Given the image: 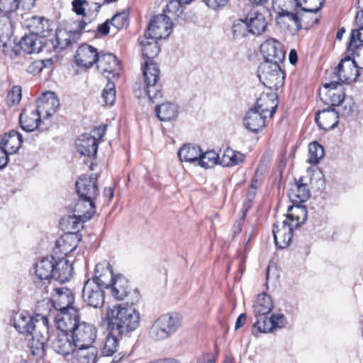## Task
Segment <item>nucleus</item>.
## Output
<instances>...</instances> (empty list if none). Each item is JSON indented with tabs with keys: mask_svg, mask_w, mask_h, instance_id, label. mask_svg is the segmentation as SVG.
<instances>
[{
	"mask_svg": "<svg viewBox=\"0 0 363 363\" xmlns=\"http://www.w3.org/2000/svg\"><path fill=\"white\" fill-rule=\"evenodd\" d=\"M108 328L121 335H128L140 325L139 312L132 306L118 304L108 308L106 313Z\"/></svg>",
	"mask_w": 363,
	"mask_h": 363,
	"instance_id": "1",
	"label": "nucleus"
},
{
	"mask_svg": "<svg viewBox=\"0 0 363 363\" xmlns=\"http://www.w3.org/2000/svg\"><path fill=\"white\" fill-rule=\"evenodd\" d=\"M14 326L19 333L30 335L37 349H43L49 339L48 319L45 315L30 316L22 313L15 318Z\"/></svg>",
	"mask_w": 363,
	"mask_h": 363,
	"instance_id": "2",
	"label": "nucleus"
},
{
	"mask_svg": "<svg viewBox=\"0 0 363 363\" xmlns=\"http://www.w3.org/2000/svg\"><path fill=\"white\" fill-rule=\"evenodd\" d=\"M286 218L273 225V235L276 245L283 249L289 246L293 237V230L304 223L307 218L306 208L301 206H290Z\"/></svg>",
	"mask_w": 363,
	"mask_h": 363,
	"instance_id": "3",
	"label": "nucleus"
},
{
	"mask_svg": "<svg viewBox=\"0 0 363 363\" xmlns=\"http://www.w3.org/2000/svg\"><path fill=\"white\" fill-rule=\"evenodd\" d=\"M143 73L145 86L141 87L140 84L136 85L134 89L135 94L138 98L147 96L154 103L156 99L162 97L160 69L152 60H145Z\"/></svg>",
	"mask_w": 363,
	"mask_h": 363,
	"instance_id": "4",
	"label": "nucleus"
},
{
	"mask_svg": "<svg viewBox=\"0 0 363 363\" xmlns=\"http://www.w3.org/2000/svg\"><path fill=\"white\" fill-rule=\"evenodd\" d=\"M181 323L182 318L178 314L162 315L152 325L150 335L152 339L157 340L166 339L178 330Z\"/></svg>",
	"mask_w": 363,
	"mask_h": 363,
	"instance_id": "5",
	"label": "nucleus"
},
{
	"mask_svg": "<svg viewBox=\"0 0 363 363\" xmlns=\"http://www.w3.org/2000/svg\"><path fill=\"white\" fill-rule=\"evenodd\" d=\"M260 82L269 89H278L284 84V74L280 63L264 62L258 68Z\"/></svg>",
	"mask_w": 363,
	"mask_h": 363,
	"instance_id": "6",
	"label": "nucleus"
},
{
	"mask_svg": "<svg viewBox=\"0 0 363 363\" xmlns=\"http://www.w3.org/2000/svg\"><path fill=\"white\" fill-rule=\"evenodd\" d=\"M108 289L113 298L117 301H123L127 298V303L130 305L139 301L140 294L138 289L131 290L128 279L121 274L114 277Z\"/></svg>",
	"mask_w": 363,
	"mask_h": 363,
	"instance_id": "7",
	"label": "nucleus"
},
{
	"mask_svg": "<svg viewBox=\"0 0 363 363\" xmlns=\"http://www.w3.org/2000/svg\"><path fill=\"white\" fill-rule=\"evenodd\" d=\"M105 287L89 279L84 284L82 290L83 301L94 308H101L105 302Z\"/></svg>",
	"mask_w": 363,
	"mask_h": 363,
	"instance_id": "8",
	"label": "nucleus"
},
{
	"mask_svg": "<svg viewBox=\"0 0 363 363\" xmlns=\"http://www.w3.org/2000/svg\"><path fill=\"white\" fill-rule=\"evenodd\" d=\"M77 347H89L96 337V328L88 323L80 321L71 333Z\"/></svg>",
	"mask_w": 363,
	"mask_h": 363,
	"instance_id": "9",
	"label": "nucleus"
},
{
	"mask_svg": "<svg viewBox=\"0 0 363 363\" xmlns=\"http://www.w3.org/2000/svg\"><path fill=\"white\" fill-rule=\"evenodd\" d=\"M172 23L169 17L160 14L153 18L147 27V35L150 38L162 39L169 37L172 31Z\"/></svg>",
	"mask_w": 363,
	"mask_h": 363,
	"instance_id": "10",
	"label": "nucleus"
},
{
	"mask_svg": "<svg viewBox=\"0 0 363 363\" xmlns=\"http://www.w3.org/2000/svg\"><path fill=\"white\" fill-rule=\"evenodd\" d=\"M75 186L78 196L88 201L95 200L99 194L96 174L82 175L76 181Z\"/></svg>",
	"mask_w": 363,
	"mask_h": 363,
	"instance_id": "11",
	"label": "nucleus"
},
{
	"mask_svg": "<svg viewBox=\"0 0 363 363\" xmlns=\"http://www.w3.org/2000/svg\"><path fill=\"white\" fill-rule=\"evenodd\" d=\"M55 324L60 332L72 333L80 322V314L76 308L58 312L55 318Z\"/></svg>",
	"mask_w": 363,
	"mask_h": 363,
	"instance_id": "12",
	"label": "nucleus"
},
{
	"mask_svg": "<svg viewBox=\"0 0 363 363\" xmlns=\"http://www.w3.org/2000/svg\"><path fill=\"white\" fill-rule=\"evenodd\" d=\"M267 10L258 5L252 6L247 15V22L250 33L255 35L262 34L267 26L265 14Z\"/></svg>",
	"mask_w": 363,
	"mask_h": 363,
	"instance_id": "13",
	"label": "nucleus"
},
{
	"mask_svg": "<svg viewBox=\"0 0 363 363\" xmlns=\"http://www.w3.org/2000/svg\"><path fill=\"white\" fill-rule=\"evenodd\" d=\"M260 52L266 60L264 62L281 63L285 58L282 44L274 38H269L262 43Z\"/></svg>",
	"mask_w": 363,
	"mask_h": 363,
	"instance_id": "14",
	"label": "nucleus"
},
{
	"mask_svg": "<svg viewBox=\"0 0 363 363\" xmlns=\"http://www.w3.org/2000/svg\"><path fill=\"white\" fill-rule=\"evenodd\" d=\"M97 68L106 78L119 77L121 66L116 55L111 53L101 55L98 58Z\"/></svg>",
	"mask_w": 363,
	"mask_h": 363,
	"instance_id": "15",
	"label": "nucleus"
},
{
	"mask_svg": "<svg viewBox=\"0 0 363 363\" xmlns=\"http://www.w3.org/2000/svg\"><path fill=\"white\" fill-rule=\"evenodd\" d=\"M51 301L54 308L59 312L74 308L72 306L74 302V294L70 289L65 287L55 288L52 293Z\"/></svg>",
	"mask_w": 363,
	"mask_h": 363,
	"instance_id": "16",
	"label": "nucleus"
},
{
	"mask_svg": "<svg viewBox=\"0 0 363 363\" xmlns=\"http://www.w3.org/2000/svg\"><path fill=\"white\" fill-rule=\"evenodd\" d=\"M52 349L58 354L63 356L73 354L77 348L71 333L58 332L52 341Z\"/></svg>",
	"mask_w": 363,
	"mask_h": 363,
	"instance_id": "17",
	"label": "nucleus"
},
{
	"mask_svg": "<svg viewBox=\"0 0 363 363\" xmlns=\"http://www.w3.org/2000/svg\"><path fill=\"white\" fill-rule=\"evenodd\" d=\"M278 106V96L276 93H262L257 99L253 108L272 118Z\"/></svg>",
	"mask_w": 363,
	"mask_h": 363,
	"instance_id": "18",
	"label": "nucleus"
},
{
	"mask_svg": "<svg viewBox=\"0 0 363 363\" xmlns=\"http://www.w3.org/2000/svg\"><path fill=\"white\" fill-rule=\"evenodd\" d=\"M26 27L35 36L45 38L52 30V26L49 20L44 17L32 16L25 21Z\"/></svg>",
	"mask_w": 363,
	"mask_h": 363,
	"instance_id": "19",
	"label": "nucleus"
},
{
	"mask_svg": "<svg viewBox=\"0 0 363 363\" xmlns=\"http://www.w3.org/2000/svg\"><path fill=\"white\" fill-rule=\"evenodd\" d=\"M342 83L350 84L355 82L359 76V69L350 56L342 59L337 66Z\"/></svg>",
	"mask_w": 363,
	"mask_h": 363,
	"instance_id": "20",
	"label": "nucleus"
},
{
	"mask_svg": "<svg viewBox=\"0 0 363 363\" xmlns=\"http://www.w3.org/2000/svg\"><path fill=\"white\" fill-rule=\"evenodd\" d=\"M99 56L95 48L89 45H83L77 50L75 61L79 66L89 68L95 62L98 63Z\"/></svg>",
	"mask_w": 363,
	"mask_h": 363,
	"instance_id": "21",
	"label": "nucleus"
},
{
	"mask_svg": "<svg viewBox=\"0 0 363 363\" xmlns=\"http://www.w3.org/2000/svg\"><path fill=\"white\" fill-rule=\"evenodd\" d=\"M59 107L60 101L53 92H45L38 99L37 108L42 114L45 113L47 118L52 116Z\"/></svg>",
	"mask_w": 363,
	"mask_h": 363,
	"instance_id": "22",
	"label": "nucleus"
},
{
	"mask_svg": "<svg viewBox=\"0 0 363 363\" xmlns=\"http://www.w3.org/2000/svg\"><path fill=\"white\" fill-rule=\"evenodd\" d=\"M113 270L107 261H103L96 265L94 270V277L91 280L94 281L96 284L109 289L111 283L114 279Z\"/></svg>",
	"mask_w": 363,
	"mask_h": 363,
	"instance_id": "23",
	"label": "nucleus"
},
{
	"mask_svg": "<svg viewBox=\"0 0 363 363\" xmlns=\"http://www.w3.org/2000/svg\"><path fill=\"white\" fill-rule=\"evenodd\" d=\"M267 118L266 115L252 108L245 114L244 125L251 132L257 133L265 127Z\"/></svg>",
	"mask_w": 363,
	"mask_h": 363,
	"instance_id": "24",
	"label": "nucleus"
},
{
	"mask_svg": "<svg viewBox=\"0 0 363 363\" xmlns=\"http://www.w3.org/2000/svg\"><path fill=\"white\" fill-rule=\"evenodd\" d=\"M310 195L309 188L303 177H301L298 180H295L294 183L291 184L288 196L293 202L303 203L309 199Z\"/></svg>",
	"mask_w": 363,
	"mask_h": 363,
	"instance_id": "25",
	"label": "nucleus"
},
{
	"mask_svg": "<svg viewBox=\"0 0 363 363\" xmlns=\"http://www.w3.org/2000/svg\"><path fill=\"white\" fill-rule=\"evenodd\" d=\"M338 118L337 111L333 108H326L317 113L315 119L319 128L327 131L337 126Z\"/></svg>",
	"mask_w": 363,
	"mask_h": 363,
	"instance_id": "26",
	"label": "nucleus"
},
{
	"mask_svg": "<svg viewBox=\"0 0 363 363\" xmlns=\"http://www.w3.org/2000/svg\"><path fill=\"white\" fill-rule=\"evenodd\" d=\"M55 259L53 257H44L35 266V274L40 280L49 281L54 279Z\"/></svg>",
	"mask_w": 363,
	"mask_h": 363,
	"instance_id": "27",
	"label": "nucleus"
},
{
	"mask_svg": "<svg viewBox=\"0 0 363 363\" xmlns=\"http://www.w3.org/2000/svg\"><path fill=\"white\" fill-rule=\"evenodd\" d=\"M40 114L42 113L38 111V108L30 112L26 110L23 111L19 117V122L22 129L27 132H32L37 128H40Z\"/></svg>",
	"mask_w": 363,
	"mask_h": 363,
	"instance_id": "28",
	"label": "nucleus"
},
{
	"mask_svg": "<svg viewBox=\"0 0 363 363\" xmlns=\"http://www.w3.org/2000/svg\"><path fill=\"white\" fill-rule=\"evenodd\" d=\"M76 147L82 155L95 157L97 153L98 145L89 135L82 134L76 141Z\"/></svg>",
	"mask_w": 363,
	"mask_h": 363,
	"instance_id": "29",
	"label": "nucleus"
},
{
	"mask_svg": "<svg viewBox=\"0 0 363 363\" xmlns=\"http://www.w3.org/2000/svg\"><path fill=\"white\" fill-rule=\"evenodd\" d=\"M95 200L88 201L84 198H79L77 200L73 212L85 221L89 220L96 212Z\"/></svg>",
	"mask_w": 363,
	"mask_h": 363,
	"instance_id": "30",
	"label": "nucleus"
},
{
	"mask_svg": "<svg viewBox=\"0 0 363 363\" xmlns=\"http://www.w3.org/2000/svg\"><path fill=\"white\" fill-rule=\"evenodd\" d=\"M22 141V135L13 130L4 135L1 140V147L11 155L20 149Z\"/></svg>",
	"mask_w": 363,
	"mask_h": 363,
	"instance_id": "31",
	"label": "nucleus"
},
{
	"mask_svg": "<svg viewBox=\"0 0 363 363\" xmlns=\"http://www.w3.org/2000/svg\"><path fill=\"white\" fill-rule=\"evenodd\" d=\"M301 20L296 13L287 11H283L277 18L279 24L284 25L292 32H298L302 28Z\"/></svg>",
	"mask_w": 363,
	"mask_h": 363,
	"instance_id": "32",
	"label": "nucleus"
},
{
	"mask_svg": "<svg viewBox=\"0 0 363 363\" xmlns=\"http://www.w3.org/2000/svg\"><path fill=\"white\" fill-rule=\"evenodd\" d=\"M72 264L67 259H55L54 279L60 282L68 281L72 277Z\"/></svg>",
	"mask_w": 363,
	"mask_h": 363,
	"instance_id": "33",
	"label": "nucleus"
},
{
	"mask_svg": "<svg viewBox=\"0 0 363 363\" xmlns=\"http://www.w3.org/2000/svg\"><path fill=\"white\" fill-rule=\"evenodd\" d=\"M143 57L145 60H152L160 52V47L157 39L150 38L145 33L144 37L140 40Z\"/></svg>",
	"mask_w": 363,
	"mask_h": 363,
	"instance_id": "34",
	"label": "nucleus"
},
{
	"mask_svg": "<svg viewBox=\"0 0 363 363\" xmlns=\"http://www.w3.org/2000/svg\"><path fill=\"white\" fill-rule=\"evenodd\" d=\"M201 150L198 145L186 144L179 148L177 155L181 162H197L201 155Z\"/></svg>",
	"mask_w": 363,
	"mask_h": 363,
	"instance_id": "35",
	"label": "nucleus"
},
{
	"mask_svg": "<svg viewBox=\"0 0 363 363\" xmlns=\"http://www.w3.org/2000/svg\"><path fill=\"white\" fill-rule=\"evenodd\" d=\"M96 354L94 348L77 347L72 354V363H96Z\"/></svg>",
	"mask_w": 363,
	"mask_h": 363,
	"instance_id": "36",
	"label": "nucleus"
},
{
	"mask_svg": "<svg viewBox=\"0 0 363 363\" xmlns=\"http://www.w3.org/2000/svg\"><path fill=\"white\" fill-rule=\"evenodd\" d=\"M253 307L255 315L262 316L271 312L274 305L271 297L266 293H262L257 296Z\"/></svg>",
	"mask_w": 363,
	"mask_h": 363,
	"instance_id": "37",
	"label": "nucleus"
},
{
	"mask_svg": "<svg viewBox=\"0 0 363 363\" xmlns=\"http://www.w3.org/2000/svg\"><path fill=\"white\" fill-rule=\"evenodd\" d=\"M155 112L158 118L162 121L174 120L179 113L178 106L173 103H164L156 106Z\"/></svg>",
	"mask_w": 363,
	"mask_h": 363,
	"instance_id": "38",
	"label": "nucleus"
},
{
	"mask_svg": "<svg viewBox=\"0 0 363 363\" xmlns=\"http://www.w3.org/2000/svg\"><path fill=\"white\" fill-rule=\"evenodd\" d=\"M85 222L73 212L72 215H69L62 219L61 225L63 230L67 232V234H75L83 228V223Z\"/></svg>",
	"mask_w": 363,
	"mask_h": 363,
	"instance_id": "39",
	"label": "nucleus"
},
{
	"mask_svg": "<svg viewBox=\"0 0 363 363\" xmlns=\"http://www.w3.org/2000/svg\"><path fill=\"white\" fill-rule=\"evenodd\" d=\"M245 157V155L241 152L228 148L220 158V164L223 167H233L242 163Z\"/></svg>",
	"mask_w": 363,
	"mask_h": 363,
	"instance_id": "40",
	"label": "nucleus"
},
{
	"mask_svg": "<svg viewBox=\"0 0 363 363\" xmlns=\"http://www.w3.org/2000/svg\"><path fill=\"white\" fill-rule=\"evenodd\" d=\"M342 82L337 67L327 69L325 73V82L320 89L319 96H322L326 89L337 88Z\"/></svg>",
	"mask_w": 363,
	"mask_h": 363,
	"instance_id": "41",
	"label": "nucleus"
},
{
	"mask_svg": "<svg viewBox=\"0 0 363 363\" xmlns=\"http://www.w3.org/2000/svg\"><path fill=\"white\" fill-rule=\"evenodd\" d=\"M79 239L77 238L76 234H66L60 240L57 241V245L60 247V251L68 255L70 257V254L77 248Z\"/></svg>",
	"mask_w": 363,
	"mask_h": 363,
	"instance_id": "42",
	"label": "nucleus"
},
{
	"mask_svg": "<svg viewBox=\"0 0 363 363\" xmlns=\"http://www.w3.org/2000/svg\"><path fill=\"white\" fill-rule=\"evenodd\" d=\"M320 97L325 103H330L333 106H340L344 101L345 94L337 88H330L326 89Z\"/></svg>",
	"mask_w": 363,
	"mask_h": 363,
	"instance_id": "43",
	"label": "nucleus"
},
{
	"mask_svg": "<svg viewBox=\"0 0 363 363\" xmlns=\"http://www.w3.org/2000/svg\"><path fill=\"white\" fill-rule=\"evenodd\" d=\"M36 37L32 33L30 35L24 36L20 42L21 49L28 54L39 52L41 50V45Z\"/></svg>",
	"mask_w": 363,
	"mask_h": 363,
	"instance_id": "44",
	"label": "nucleus"
},
{
	"mask_svg": "<svg viewBox=\"0 0 363 363\" xmlns=\"http://www.w3.org/2000/svg\"><path fill=\"white\" fill-rule=\"evenodd\" d=\"M198 164L205 169L213 167L216 164H220V157L213 150L202 152L198 160Z\"/></svg>",
	"mask_w": 363,
	"mask_h": 363,
	"instance_id": "45",
	"label": "nucleus"
},
{
	"mask_svg": "<svg viewBox=\"0 0 363 363\" xmlns=\"http://www.w3.org/2000/svg\"><path fill=\"white\" fill-rule=\"evenodd\" d=\"M112 333L111 331L106 335L103 342L101 352L104 356H111L117 351L118 340Z\"/></svg>",
	"mask_w": 363,
	"mask_h": 363,
	"instance_id": "46",
	"label": "nucleus"
},
{
	"mask_svg": "<svg viewBox=\"0 0 363 363\" xmlns=\"http://www.w3.org/2000/svg\"><path fill=\"white\" fill-rule=\"evenodd\" d=\"M324 157V149L317 142H313L308 145V162L312 164H318Z\"/></svg>",
	"mask_w": 363,
	"mask_h": 363,
	"instance_id": "47",
	"label": "nucleus"
},
{
	"mask_svg": "<svg viewBox=\"0 0 363 363\" xmlns=\"http://www.w3.org/2000/svg\"><path fill=\"white\" fill-rule=\"evenodd\" d=\"M347 50L352 55V60L356 66L359 69H363V44L354 43L353 46H351V43H349Z\"/></svg>",
	"mask_w": 363,
	"mask_h": 363,
	"instance_id": "48",
	"label": "nucleus"
},
{
	"mask_svg": "<svg viewBox=\"0 0 363 363\" xmlns=\"http://www.w3.org/2000/svg\"><path fill=\"white\" fill-rule=\"evenodd\" d=\"M13 32V26L8 13H0V43L2 38H9Z\"/></svg>",
	"mask_w": 363,
	"mask_h": 363,
	"instance_id": "49",
	"label": "nucleus"
},
{
	"mask_svg": "<svg viewBox=\"0 0 363 363\" xmlns=\"http://www.w3.org/2000/svg\"><path fill=\"white\" fill-rule=\"evenodd\" d=\"M231 30L233 37L236 39L245 38L250 33L247 20H236L233 23Z\"/></svg>",
	"mask_w": 363,
	"mask_h": 363,
	"instance_id": "50",
	"label": "nucleus"
},
{
	"mask_svg": "<svg viewBox=\"0 0 363 363\" xmlns=\"http://www.w3.org/2000/svg\"><path fill=\"white\" fill-rule=\"evenodd\" d=\"M69 34L63 29H57L55 32V40L53 46L55 49L63 50L70 43Z\"/></svg>",
	"mask_w": 363,
	"mask_h": 363,
	"instance_id": "51",
	"label": "nucleus"
},
{
	"mask_svg": "<svg viewBox=\"0 0 363 363\" xmlns=\"http://www.w3.org/2000/svg\"><path fill=\"white\" fill-rule=\"evenodd\" d=\"M102 99L106 105L112 106L116 100V89L113 82L108 81L102 92Z\"/></svg>",
	"mask_w": 363,
	"mask_h": 363,
	"instance_id": "52",
	"label": "nucleus"
},
{
	"mask_svg": "<svg viewBox=\"0 0 363 363\" xmlns=\"http://www.w3.org/2000/svg\"><path fill=\"white\" fill-rule=\"evenodd\" d=\"M253 327L257 328L260 333H267L274 331L271 318H268L265 315L257 316V321L254 323Z\"/></svg>",
	"mask_w": 363,
	"mask_h": 363,
	"instance_id": "53",
	"label": "nucleus"
},
{
	"mask_svg": "<svg viewBox=\"0 0 363 363\" xmlns=\"http://www.w3.org/2000/svg\"><path fill=\"white\" fill-rule=\"evenodd\" d=\"M128 13L123 11L115 14L109 21L113 27H114L116 30H120L128 25Z\"/></svg>",
	"mask_w": 363,
	"mask_h": 363,
	"instance_id": "54",
	"label": "nucleus"
},
{
	"mask_svg": "<svg viewBox=\"0 0 363 363\" xmlns=\"http://www.w3.org/2000/svg\"><path fill=\"white\" fill-rule=\"evenodd\" d=\"M21 6V0H0V12L9 13Z\"/></svg>",
	"mask_w": 363,
	"mask_h": 363,
	"instance_id": "55",
	"label": "nucleus"
},
{
	"mask_svg": "<svg viewBox=\"0 0 363 363\" xmlns=\"http://www.w3.org/2000/svg\"><path fill=\"white\" fill-rule=\"evenodd\" d=\"M21 99V88L14 86L7 95V101L10 104H18Z\"/></svg>",
	"mask_w": 363,
	"mask_h": 363,
	"instance_id": "56",
	"label": "nucleus"
},
{
	"mask_svg": "<svg viewBox=\"0 0 363 363\" xmlns=\"http://www.w3.org/2000/svg\"><path fill=\"white\" fill-rule=\"evenodd\" d=\"M274 331L284 328L286 325V318L283 314H273L271 317Z\"/></svg>",
	"mask_w": 363,
	"mask_h": 363,
	"instance_id": "57",
	"label": "nucleus"
},
{
	"mask_svg": "<svg viewBox=\"0 0 363 363\" xmlns=\"http://www.w3.org/2000/svg\"><path fill=\"white\" fill-rule=\"evenodd\" d=\"M349 43H351V46L354 43L363 44V28L352 30Z\"/></svg>",
	"mask_w": 363,
	"mask_h": 363,
	"instance_id": "58",
	"label": "nucleus"
},
{
	"mask_svg": "<svg viewBox=\"0 0 363 363\" xmlns=\"http://www.w3.org/2000/svg\"><path fill=\"white\" fill-rule=\"evenodd\" d=\"M306 4H314V6H306L303 7V10L305 11H308L310 13H317L318 11L320 10V9L323 6V0H304Z\"/></svg>",
	"mask_w": 363,
	"mask_h": 363,
	"instance_id": "59",
	"label": "nucleus"
},
{
	"mask_svg": "<svg viewBox=\"0 0 363 363\" xmlns=\"http://www.w3.org/2000/svg\"><path fill=\"white\" fill-rule=\"evenodd\" d=\"M105 132L106 126L100 125L94 128L89 135L94 139L95 143L98 145L99 141H100L104 136Z\"/></svg>",
	"mask_w": 363,
	"mask_h": 363,
	"instance_id": "60",
	"label": "nucleus"
},
{
	"mask_svg": "<svg viewBox=\"0 0 363 363\" xmlns=\"http://www.w3.org/2000/svg\"><path fill=\"white\" fill-rule=\"evenodd\" d=\"M86 4L84 0H73L72 2V10L77 14L82 15L86 20V15L84 13V4Z\"/></svg>",
	"mask_w": 363,
	"mask_h": 363,
	"instance_id": "61",
	"label": "nucleus"
},
{
	"mask_svg": "<svg viewBox=\"0 0 363 363\" xmlns=\"http://www.w3.org/2000/svg\"><path fill=\"white\" fill-rule=\"evenodd\" d=\"M205 4L212 9L225 6L228 0H203Z\"/></svg>",
	"mask_w": 363,
	"mask_h": 363,
	"instance_id": "62",
	"label": "nucleus"
},
{
	"mask_svg": "<svg viewBox=\"0 0 363 363\" xmlns=\"http://www.w3.org/2000/svg\"><path fill=\"white\" fill-rule=\"evenodd\" d=\"M181 4H184V2H181L179 0H170L167 5V10L169 13H177Z\"/></svg>",
	"mask_w": 363,
	"mask_h": 363,
	"instance_id": "63",
	"label": "nucleus"
},
{
	"mask_svg": "<svg viewBox=\"0 0 363 363\" xmlns=\"http://www.w3.org/2000/svg\"><path fill=\"white\" fill-rule=\"evenodd\" d=\"M9 152L0 147V169H4L9 162Z\"/></svg>",
	"mask_w": 363,
	"mask_h": 363,
	"instance_id": "64",
	"label": "nucleus"
}]
</instances>
